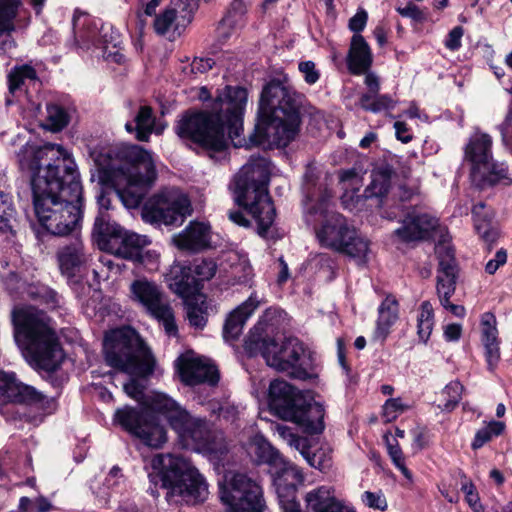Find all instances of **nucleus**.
<instances>
[{"instance_id": "obj_33", "label": "nucleus", "mask_w": 512, "mask_h": 512, "mask_svg": "<svg viewBox=\"0 0 512 512\" xmlns=\"http://www.w3.org/2000/svg\"><path fill=\"white\" fill-rule=\"evenodd\" d=\"M472 216L474 220V227L477 234L489 244L497 241L499 231L493 225V213L488 209L483 202H479L473 206Z\"/></svg>"}, {"instance_id": "obj_11", "label": "nucleus", "mask_w": 512, "mask_h": 512, "mask_svg": "<svg viewBox=\"0 0 512 512\" xmlns=\"http://www.w3.org/2000/svg\"><path fill=\"white\" fill-rule=\"evenodd\" d=\"M257 455L261 462L271 466V473L282 512H300V504L296 500V495L298 485L304 481L301 469L286 460L278 450L267 442L258 445Z\"/></svg>"}, {"instance_id": "obj_2", "label": "nucleus", "mask_w": 512, "mask_h": 512, "mask_svg": "<svg viewBox=\"0 0 512 512\" xmlns=\"http://www.w3.org/2000/svg\"><path fill=\"white\" fill-rule=\"evenodd\" d=\"M248 93L243 87L226 86L201 110H187L176 121L174 130L183 140H189L212 152H223L229 140L235 142L243 131V115Z\"/></svg>"}, {"instance_id": "obj_23", "label": "nucleus", "mask_w": 512, "mask_h": 512, "mask_svg": "<svg viewBox=\"0 0 512 512\" xmlns=\"http://www.w3.org/2000/svg\"><path fill=\"white\" fill-rule=\"evenodd\" d=\"M56 257L61 274L68 279L76 277L87 262L84 246L79 240L61 246Z\"/></svg>"}, {"instance_id": "obj_17", "label": "nucleus", "mask_w": 512, "mask_h": 512, "mask_svg": "<svg viewBox=\"0 0 512 512\" xmlns=\"http://www.w3.org/2000/svg\"><path fill=\"white\" fill-rule=\"evenodd\" d=\"M134 300L141 303L148 312L163 326L168 336H177L178 327L172 307L163 298L160 287L145 278L137 279L130 285Z\"/></svg>"}, {"instance_id": "obj_56", "label": "nucleus", "mask_w": 512, "mask_h": 512, "mask_svg": "<svg viewBox=\"0 0 512 512\" xmlns=\"http://www.w3.org/2000/svg\"><path fill=\"white\" fill-rule=\"evenodd\" d=\"M362 502L369 508L385 511L388 507L384 494L379 492L365 491L362 494Z\"/></svg>"}, {"instance_id": "obj_8", "label": "nucleus", "mask_w": 512, "mask_h": 512, "mask_svg": "<svg viewBox=\"0 0 512 512\" xmlns=\"http://www.w3.org/2000/svg\"><path fill=\"white\" fill-rule=\"evenodd\" d=\"M268 404L279 418L291 421L309 434H319L324 428L325 410L322 404L306 399L290 383L275 379L269 385Z\"/></svg>"}, {"instance_id": "obj_59", "label": "nucleus", "mask_w": 512, "mask_h": 512, "mask_svg": "<svg viewBox=\"0 0 512 512\" xmlns=\"http://www.w3.org/2000/svg\"><path fill=\"white\" fill-rule=\"evenodd\" d=\"M507 262V252L504 248L499 249L494 258L490 259L485 265V272L493 275L501 266Z\"/></svg>"}, {"instance_id": "obj_46", "label": "nucleus", "mask_w": 512, "mask_h": 512, "mask_svg": "<svg viewBox=\"0 0 512 512\" xmlns=\"http://www.w3.org/2000/svg\"><path fill=\"white\" fill-rule=\"evenodd\" d=\"M27 79H37L36 70L28 64L15 66L8 74L9 92L14 94Z\"/></svg>"}, {"instance_id": "obj_15", "label": "nucleus", "mask_w": 512, "mask_h": 512, "mask_svg": "<svg viewBox=\"0 0 512 512\" xmlns=\"http://www.w3.org/2000/svg\"><path fill=\"white\" fill-rule=\"evenodd\" d=\"M395 175L390 165H382L371 172V181L364 189L363 197L374 201V205L383 209V217L393 220L402 209V204L411 200L415 194L413 189L399 185L392 186V177Z\"/></svg>"}, {"instance_id": "obj_64", "label": "nucleus", "mask_w": 512, "mask_h": 512, "mask_svg": "<svg viewBox=\"0 0 512 512\" xmlns=\"http://www.w3.org/2000/svg\"><path fill=\"white\" fill-rule=\"evenodd\" d=\"M491 438V429L484 427L476 432L471 446L474 450H477L481 448L485 443L489 442Z\"/></svg>"}, {"instance_id": "obj_62", "label": "nucleus", "mask_w": 512, "mask_h": 512, "mask_svg": "<svg viewBox=\"0 0 512 512\" xmlns=\"http://www.w3.org/2000/svg\"><path fill=\"white\" fill-rule=\"evenodd\" d=\"M215 62L211 58H194L191 63V71L193 73H205L212 69Z\"/></svg>"}, {"instance_id": "obj_24", "label": "nucleus", "mask_w": 512, "mask_h": 512, "mask_svg": "<svg viewBox=\"0 0 512 512\" xmlns=\"http://www.w3.org/2000/svg\"><path fill=\"white\" fill-rule=\"evenodd\" d=\"M149 243L147 236L124 231L118 240L112 241L110 253L135 263H143V251Z\"/></svg>"}, {"instance_id": "obj_35", "label": "nucleus", "mask_w": 512, "mask_h": 512, "mask_svg": "<svg viewBox=\"0 0 512 512\" xmlns=\"http://www.w3.org/2000/svg\"><path fill=\"white\" fill-rule=\"evenodd\" d=\"M155 128V116L150 106H140L133 122H127L125 129L129 133L135 132V138L147 142Z\"/></svg>"}, {"instance_id": "obj_43", "label": "nucleus", "mask_w": 512, "mask_h": 512, "mask_svg": "<svg viewBox=\"0 0 512 512\" xmlns=\"http://www.w3.org/2000/svg\"><path fill=\"white\" fill-rule=\"evenodd\" d=\"M26 299L35 300L46 305L49 309H55L59 306V295L50 287L36 283L30 284L28 287V295Z\"/></svg>"}, {"instance_id": "obj_34", "label": "nucleus", "mask_w": 512, "mask_h": 512, "mask_svg": "<svg viewBox=\"0 0 512 512\" xmlns=\"http://www.w3.org/2000/svg\"><path fill=\"white\" fill-rule=\"evenodd\" d=\"M399 317V304L393 296H387L378 308V319L374 337L384 341L390 333L391 327Z\"/></svg>"}, {"instance_id": "obj_5", "label": "nucleus", "mask_w": 512, "mask_h": 512, "mask_svg": "<svg viewBox=\"0 0 512 512\" xmlns=\"http://www.w3.org/2000/svg\"><path fill=\"white\" fill-rule=\"evenodd\" d=\"M93 155L101 180L117 184L123 177L126 185L117 189L119 198L129 209L139 207L157 179L151 153L136 144H121Z\"/></svg>"}, {"instance_id": "obj_12", "label": "nucleus", "mask_w": 512, "mask_h": 512, "mask_svg": "<svg viewBox=\"0 0 512 512\" xmlns=\"http://www.w3.org/2000/svg\"><path fill=\"white\" fill-rule=\"evenodd\" d=\"M259 346L255 356L261 355L268 366L295 379L310 378L311 361L298 338L288 337L281 342L274 340Z\"/></svg>"}, {"instance_id": "obj_13", "label": "nucleus", "mask_w": 512, "mask_h": 512, "mask_svg": "<svg viewBox=\"0 0 512 512\" xmlns=\"http://www.w3.org/2000/svg\"><path fill=\"white\" fill-rule=\"evenodd\" d=\"M316 236L322 246L345 253L361 264L366 262L369 241L359 236L356 229L348 225L343 215L328 214Z\"/></svg>"}, {"instance_id": "obj_6", "label": "nucleus", "mask_w": 512, "mask_h": 512, "mask_svg": "<svg viewBox=\"0 0 512 512\" xmlns=\"http://www.w3.org/2000/svg\"><path fill=\"white\" fill-rule=\"evenodd\" d=\"M14 339L27 362L34 369L48 373L58 370L64 353L52 319L35 307H22L12 311Z\"/></svg>"}, {"instance_id": "obj_16", "label": "nucleus", "mask_w": 512, "mask_h": 512, "mask_svg": "<svg viewBox=\"0 0 512 512\" xmlns=\"http://www.w3.org/2000/svg\"><path fill=\"white\" fill-rule=\"evenodd\" d=\"M219 495L231 512H262L265 506L261 486L242 473L226 474Z\"/></svg>"}, {"instance_id": "obj_48", "label": "nucleus", "mask_w": 512, "mask_h": 512, "mask_svg": "<svg viewBox=\"0 0 512 512\" xmlns=\"http://www.w3.org/2000/svg\"><path fill=\"white\" fill-rule=\"evenodd\" d=\"M463 389V385L458 381H452L447 384L442 391L445 402L443 405L440 404L439 407L448 412L454 410L461 399Z\"/></svg>"}, {"instance_id": "obj_42", "label": "nucleus", "mask_w": 512, "mask_h": 512, "mask_svg": "<svg viewBox=\"0 0 512 512\" xmlns=\"http://www.w3.org/2000/svg\"><path fill=\"white\" fill-rule=\"evenodd\" d=\"M359 106L368 112L379 113L386 110H391L395 106L394 100L389 95L362 94L358 102Z\"/></svg>"}, {"instance_id": "obj_9", "label": "nucleus", "mask_w": 512, "mask_h": 512, "mask_svg": "<svg viewBox=\"0 0 512 512\" xmlns=\"http://www.w3.org/2000/svg\"><path fill=\"white\" fill-rule=\"evenodd\" d=\"M103 350L107 365L133 376L146 377L154 372L155 358L139 334L130 327L106 334Z\"/></svg>"}, {"instance_id": "obj_4", "label": "nucleus", "mask_w": 512, "mask_h": 512, "mask_svg": "<svg viewBox=\"0 0 512 512\" xmlns=\"http://www.w3.org/2000/svg\"><path fill=\"white\" fill-rule=\"evenodd\" d=\"M304 96L280 81L266 84L261 92L258 122L248 145L286 147L300 131Z\"/></svg>"}, {"instance_id": "obj_22", "label": "nucleus", "mask_w": 512, "mask_h": 512, "mask_svg": "<svg viewBox=\"0 0 512 512\" xmlns=\"http://www.w3.org/2000/svg\"><path fill=\"white\" fill-rule=\"evenodd\" d=\"M438 226V219L428 213L416 210L408 212L402 221V226L395 230V235L403 242H413L426 239Z\"/></svg>"}, {"instance_id": "obj_3", "label": "nucleus", "mask_w": 512, "mask_h": 512, "mask_svg": "<svg viewBox=\"0 0 512 512\" xmlns=\"http://www.w3.org/2000/svg\"><path fill=\"white\" fill-rule=\"evenodd\" d=\"M155 413L163 415L175 431L185 438H190L200 447L205 448L210 444L209 423L204 419L192 418L186 409L163 393L151 396L147 408L118 409L115 420L146 446L160 448L167 437L165 428L160 425Z\"/></svg>"}, {"instance_id": "obj_32", "label": "nucleus", "mask_w": 512, "mask_h": 512, "mask_svg": "<svg viewBox=\"0 0 512 512\" xmlns=\"http://www.w3.org/2000/svg\"><path fill=\"white\" fill-rule=\"evenodd\" d=\"M12 393L11 403L35 406L49 412L55 407V401L53 399L48 398L35 387L24 384L17 379L12 388Z\"/></svg>"}, {"instance_id": "obj_60", "label": "nucleus", "mask_w": 512, "mask_h": 512, "mask_svg": "<svg viewBox=\"0 0 512 512\" xmlns=\"http://www.w3.org/2000/svg\"><path fill=\"white\" fill-rule=\"evenodd\" d=\"M464 34L462 26L454 27L445 40V47L451 51H456L461 47V39Z\"/></svg>"}, {"instance_id": "obj_14", "label": "nucleus", "mask_w": 512, "mask_h": 512, "mask_svg": "<svg viewBox=\"0 0 512 512\" xmlns=\"http://www.w3.org/2000/svg\"><path fill=\"white\" fill-rule=\"evenodd\" d=\"M189 197L178 188H164L149 197L142 206L141 216L150 224L181 225L192 214Z\"/></svg>"}, {"instance_id": "obj_54", "label": "nucleus", "mask_w": 512, "mask_h": 512, "mask_svg": "<svg viewBox=\"0 0 512 512\" xmlns=\"http://www.w3.org/2000/svg\"><path fill=\"white\" fill-rule=\"evenodd\" d=\"M407 408L408 406L404 404L400 398L388 399L383 405V418L386 422H391Z\"/></svg>"}, {"instance_id": "obj_41", "label": "nucleus", "mask_w": 512, "mask_h": 512, "mask_svg": "<svg viewBox=\"0 0 512 512\" xmlns=\"http://www.w3.org/2000/svg\"><path fill=\"white\" fill-rule=\"evenodd\" d=\"M276 431L289 447L297 450L306 459L313 448L309 438L296 434L291 427L282 424L277 425Z\"/></svg>"}, {"instance_id": "obj_63", "label": "nucleus", "mask_w": 512, "mask_h": 512, "mask_svg": "<svg viewBox=\"0 0 512 512\" xmlns=\"http://www.w3.org/2000/svg\"><path fill=\"white\" fill-rule=\"evenodd\" d=\"M125 393L133 399L139 400L143 396V386L135 379L123 385Z\"/></svg>"}, {"instance_id": "obj_51", "label": "nucleus", "mask_w": 512, "mask_h": 512, "mask_svg": "<svg viewBox=\"0 0 512 512\" xmlns=\"http://www.w3.org/2000/svg\"><path fill=\"white\" fill-rule=\"evenodd\" d=\"M305 460L311 467L320 471H324L331 466V457L323 449L312 448Z\"/></svg>"}, {"instance_id": "obj_20", "label": "nucleus", "mask_w": 512, "mask_h": 512, "mask_svg": "<svg viewBox=\"0 0 512 512\" xmlns=\"http://www.w3.org/2000/svg\"><path fill=\"white\" fill-rule=\"evenodd\" d=\"M176 367L181 381L189 386L207 383L215 386L219 382V372L213 364L200 358L179 357Z\"/></svg>"}, {"instance_id": "obj_26", "label": "nucleus", "mask_w": 512, "mask_h": 512, "mask_svg": "<svg viewBox=\"0 0 512 512\" xmlns=\"http://www.w3.org/2000/svg\"><path fill=\"white\" fill-rule=\"evenodd\" d=\"M496 317L486 312L481 317V342L484 347V355L488 369L493 371L500 360V348Z\"/></svg>"}, {"instance_id": "obj_31", "label": "nucleus", "mask_w": 512, "mask_h": 512, "mask_svg": "<svg viewBox=\"0 0 512 512\" xmlns=\"http://www.w3.org/2000/svg\"><path fill=\"white\" fill-rule=\"evenodd\" d=\"M169 288L181 297H188L199 289L191 267L176 263L167 274Z\"/></svg>"}, {"instance_id": "obj_36", "label": "nucleus", "mask_w": 512, "mask_h": 512, "mask_svg": "<svg viewBox=\"0 0 512 512\" xmlns=\"http://www.w3.org/2000/svg\"><path fill=\"white\" fill-rule=\"evenodd\" d=\"M125 230L115 222H111L107 214H100L94 223L93 232L98 237L101 249L110 253L112 241L118 240Z\"/></svg>"}, {"instance_id": "obj_27", "label": "nucleus", "mask_w": 512, "mask_h": 512, "mask_svg": "<svg viewBox=\"0 0 512 512\" xmlns=\"http://www.w3.org/2000/svg\"><path fill=\"white\" fill-rule=\"evenodd\" d=\"M305 501L310 512H355L353 508L337 500L334 491L326 486L308 492Z\"/></svg>"}, {"instance_id": "obj_52", "label": "nucleus", "mask_w": 512, "mask_h": 512, "mask_svg": "<svg viewBox=\"0 0 512 512\" xmlns=\"http://www.w3.org/2000/svg\"><path fill=\"white\" fill-rule=\"evenodd\" d=\"M15 380V373L0 371V405L11 403Z\"/></svg>"}, {"instance_id": "obj_37", "label": "nucleus", "mask_w": 512, "mask_h": 512, "mask_svg": "<svg viewBox=\"0 0 512 512\" xmlns=\"http://www.w3.org/2000/svg\"><path fill=\"white\" fill-rule=\"evenodd\" d=\"M182 15L171 5L154 20V29L158 35L164 36L169 32L180 35L188 24L182 22Z\"/></svg>"}, {"instance_id": "obj_57", "label": "nucleus", "mask_w": 512, "mask_h": 512, "mask_svg": "<svg viewBox=\"0 0 512 512\" xmlns=\"http://www.w3.org/2000/svg\"><path fill=\"white\" fill-rule=\"evenodd\" d=\"M298 69L303 75L305 82L309 85L315 84L320 78V72L313 61H301L298 64Z\"/></svg>"}, {"instance_id": "obj_25", "label": "nucleus", "mask_w": 512, "mask_h": 512, "mask_svg": "<svg viewBox=\"0 0 512 512\" xmlns=\"http://www.w3.org/2000/svg\"><path fill=\"white\" fill-rule=\"evenodd\" d=\"M259 304L260 300L257 295L253 293L245 302L228 315L223 327V337L225 340L234 341L239 338L247 320L258 308Z\"/></svg>"}, {"instance_id": "obj_21", "label": "nucleus", "mask_w": 512, "mask_h": 512, "mask_svg": "<svg viewBox=\"0 0 512 512\" xmlns=\"http://www.w3.org/2000/svg\"><path fill=\"white\" fill-rule=\"evenodd\" d=\"M174 245L182 251L198 253L212 247V228L207 221H190L178 234L173 236Z\"/></svg>"}, {"instance_id": "obj_29", "label": "nucleus", "mask_w": 512, "mask_h": 512, "mask_svg": "<svg viewBox=\"0 0 512 512\" xmlns=\"http://www.w3.org/2000/svg\"><path fill=\"white\" fill-rule=\"evenodd\" d=\"M19 5L20 0H0V54L15 47L11 33L15 30Z\"/></svg>"}, {"instance_id": "obj_58", "label": "nucleus", "mask_w": 512, "mask_h": 512, "mask_svg": "<svg viewBox=\"0 0 512 512\" xmlns=\"http://www.w3.org/2000/svg\"><path fill=\"white\" fill-rule=\"evenodd\" d=\"M397 12L401 16L411 18L416 22H423L426 19L424 12L412 2H409L405 7H398Z\"/></svg>"}, {"instance_id": "obj_30", "label": "nucleus", "mask_w": 512, "mask_h": 512, "mask_svg": "<svg viewBox=\"0 0 512 512\" xmlns=\"http://www.w3.org/2000/svg\"><path fill=\"white\" fill-rule=\"evenodd\" d=\"M492 138L486 133H476L465 146V159L472 165V173L485 167L492 160Z\"/></svg>"}, {"instance_id": "obj_1", "label": "nucleus", "mask_w": 512, "mask_h": 512, "mask_svg": "<svg viewBox=\"0 0 512 512\" xmlns=\"http://www.w3.org/2000/svg\"><path fill=\"white\" fill-rule=\"evenodd\" d=\"M27 174L35 215L40 226L55 236L71 233L82 219V185L76 164L60 145L25 146L18 153Z\"/></svg>"}, {"instance_id": "obj_40", "label": "nucleus", "mask_w": 512, "mask_h": 512, "mask_svg": "<svg viewBox=\"0 0 512 512\" xmlns=\"http://www.w3.org/2000/svg\"><path fill=\"white\" fill-rule=\"evenodd\" d=\"M474 177H479L484 183L495 185L501 180H508V167L503 162L487 161L485 167H480L479 171L472 173Z\"/></svg>"}, {"instance_id": "obj_10", "label": "nucleus", "mask_w": 512, "mask_h": 512, "mask_svg": "<svg viewBox=\"0 0 512 512\" xmlns=\"http://www.w3.org/2000/svg\"><path fill=\"white\" fill-rule=\"evenodd\" d=\"M161 465V487L167 489L169 502L196 504L208 495V485L203 476L182 457L172 454L158 459Z\"/></svg>"}, {"instance_id": "obj_61", "label": "nucleus", "mask_w": 512, "mask_h": 512, "mask_svg": "<svg viewBox=\"0 0 512 512\" xmlns=\"http://www.w3.org/2000/svg\"><path fill=\"white\" fill-rule=\"evenodd\" d=\"M368 14L365 10H359L349 20V29L355 34H359L366 26Z\"/></svg>"}, {"instance_id": "obj_28", "label": "nucleus", "mask_w": 512, "mask_h": 512, "mask_svg": "<svg viewBox=\"0 0 512 512\" xmlns=\"http://www.w3.org/2000/svg\"><path fill=\"white\" fill-rule=\"evenodd\" d=\"M373 57L369 44L360 34H354L351 38L347 56L349 71L354 75H361L370 69Z\"/></svg>"}, {"instance_id": "obj_47", "label": "nucleus", "mask_w": 512, "mask_h": 512, "mask_svg": "<svg viewBox=\"0 0 512 512\" xmlns=\"http://www.w3.org/2000/svg\"><path fill=\"white\" fill-rule=\"evenodd\" d=\"M190 267L199 284L200 282L211 280L218 268L217 263L212 258L195 259Z\"/></svg>"}, {"instance_id": "obj_7", "label": "nucleus", "mask_w": 512, "mask_h": 512, "mask_svg": "<svg viewBox=\"0 0 512 512\" xmlns=\"http://www.w3.org/2000/svg\"><path fill=\"white\" fill-rule=\"evenodd\" d=\"M269 180V160L254 155L235 176L236 202L253 217L260 236H265L276 216L267 188Z\"/></svg>"}, {"instance_id": "obj_38", "label": "nucleus", "mask_w": 512, "mask_h": 512, "mask_svg": "<svg viewBox=\"0 0 512 512\" xmlns=\"http://www.w3.org/2000/svg\"><path fill=\"white\" fill-rule=\"evenodd\" d=\"M17 225L15 208L8 200L7 195L0 192V237L10 240L16 235Z\"/></svg>"}, {"instance_id": "obj_19", "label": "nucleus", "mask_w": 512, "mask_h": 512, "mask_svg": "<svg viewBox=\"0 0 512 512\" xmlns=\"http://www.w3.org/2000/svg\"><path fill=\"white\" fill-rule=\"evenodd\" d=\"M435 252L438 258L437 294L441 305L446 306L448 300L455 293L459 267L454 249L451 246L445 244L437 245Z\"/></svg>"}, {"instance_id": "obj_49", "label": "nucleus", "mask_w": 512, "mask_h": 512, "mask_svg": "<svg viewBox=\"0 0 512 512\" xmlns=\"http://www.w3.org/2000/svg\"><path fill=\"white\" fill-rule=\"evenodd\" d=\"M4 286L11 296L26 299L30 284L23 281L17 273L10 272L4 279Z\"/></svg>"}, {"instance_id": "obj_50", "label": "nucleus", "mask_w": 512, "mask_h": 512, "mask_svg": "<svg viewBox=\"0 0 512 512\" xmlns=\"http://www.w3.org/2000/svg\"><path fill=\"white\" fill-rule=\"evenodd\" d=\"M384 440L387 445V450L390 458L392 459L393 464L401 471L403 476L408 479L412 480V474L409 471V469L405 465V459L403 456V452L398 444L397 441L395 443H391L389 440V436L386 434L384 436Z\"/></svg>"}, {"instance_id": "obj_53", "label": "nucleus", "mask_w": 512, "mask_h": 512, "mask_svg": "<svg viewBox=\"0 0 512 512\" xmlns=\"http://www.w3.org/2000/svg\"><path fill=\"white\" fill-rule=\"evenodd\" d=\"M198 2L199 0H171L170 5L182 15V22L189 24L198 9Z\"/></svg>"}, {"instance_id": "obj_55", "label": "nucleus", "mask_w": 512, "mask_h": 512, "mask_svg": "<svg viewBox=\"0 0 512 512\" xmlns=\"http://www.w3.org/2000/svg\"><path fill=\"white\" fill-rule=\"evenodd\" d=\"M187 318L191 326L202 329L207 323L204 309L193 303L187 305Z\"/></svg>"}, {"instance_id": "obj_44", "label": "nucleus", "mask_w": 512, "mask_h": 512, "mask_svg": "<svg viewBox=\"0 0 512 512\" xmlns=\"http://www.w3.org/2000/svg\"><path fill=\"white\" fill-rule=\"evenodd\" d=\"M434 326V311L429 301L422 302L417 317V334L419 339L426 343L430 338Z\"/></svg>"}, {"instance_id": "obj_39", "label": "nucleus", "mask_w": 512, "mask_h": 512, "mask_svg": "<svg viewBox=\"0 0 512 512\" xmlns=\"http://www.w3.org/2000/svg\"><path fill=\"white\" fill-rule=\"evenodd\" d=\"M319 176L316 168L308 166L303 176L302 190L308 202L318 200L322 203L329 197L326 189L318 183Z\"/></svg>"}, {"instance_id": "obj_45", "label": "nucleus", "mask_w": 512, "mask_h": 512, "mask_svg": "<svg viewBox=\"0 0 512 512\" xmlns=\"http://www.w3.org/2000/svg\"><path fill=\"white\" fill-rule=\"evenodd\" d=\"M46 112L47 128L50 131H61L68 125L70 121V116L67 110L61 105L55 103H48L46 105Z\"/></svg>"}, {"instance_id": "obj_18", "label": "nucleus", "mask_w": 512, "mask_h": 512, "mask_svg": "<svg viewBox=\"0 0 512 512\" xmlns=\"http://www.w3.org/2000/svg\"><path fill=\"white\" fill-rule=\"evenodd\" d=\"M284 318L285 313L281 309L268 308L265 310L245 339L244 349L249 357H255V352L260 347L258 345L276 340L275 336L279 332Z\"/></svg>"}]
</instances>
